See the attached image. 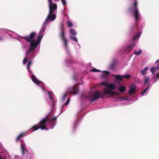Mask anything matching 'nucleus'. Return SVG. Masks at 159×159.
Here are the masks:
<instances>
[{
	"label": "nucleus",
	"mask_w": 159,
	"mask_h": 159,
	"mask_svg": "<svg viewBox=\"0 0 159 159\" xmlns=\"http://www.w3.org/2000/svg\"><path fill=\"white\" fill-rule=\"evenodd\" d=\"M42 32L41 30L39 33V36H38V38L36 40H34L36 34L34 32H32L30 35L23 37L22 38L28 42H30V45L32 47L36 48L39 44L41 40V39L43 36L41 35Z\"/></svg>",
	"instance_id": "nucleus-1"
},
{
	"label": "nucleus",
	"mask_w": 159,
	"mask_h": 159,
	"mask_svg": "<svg viewBox=\"0 0 159 159\" xmlns=\"http://www.w3.org/2000/svg\"><path fill=\"white\" fill-rule=\"evenodd\" d=\"M115 94V92H113L110 89H106L105 91L102 92L100 91H96L90 93L89 94L88 98H89L91 101L93 102L104 95H110L111 96H112Z\"/></svg>",
	"instance_id": "nucleus-2"
},
{
	"label": "nucleus",
	"mask_w": 159,
	"mask_h": 159,
	"mask_svg": "<svg viewBox=\"0 0 159 159\" xmlns=\"http://www.w3.org/2000/svg\"><path fill=\"white\" fill-rule=\"evenodd\" d=\"M59 36L61 40L64 42L65 48L67 49V44L69 42V40L66 38V37L63 23H61V24Z\"/></svg>",
	"instance_id": "nucleus-3"
},
{
	"label": "nucleus",
	"mask_w": 159,
	"mask_h": 159,
	"mask_svg": "<svg viewBox=\"0 0 159 159\" xmlns=\"http://www.w3.org/2000/svg\"><path fill=\"white\" fill-rule=\"evenodd\" d=\"M138 2L137 0H134L131 7L129 8L130 11H133L135 17V20L137 21L139 18V11L137 8Z\"/></svg>",
	"instance_id": "nucleus-4"
},
{
	"label": "nucleus",
	"mask_w": 159,
	"mask_h": 159,
	"mask_svg": "<svg viewBox=\"0 0 159 159\" xmlns=\"http://www.w3.org/2000/svg\"><path fill=\"white\" fill-rule=\"evenodd\" d=\"M50 113H49L39 123L38 125L39 126L40 128L42 130L44 129L45 128V126L46 125L45 123L48 121V119L51 117V116L50 115Z\"/></svg>",
	"instance_id": "nucleus-5"
},
{
	"label": "nucleus",
	"mask_w": 159,
	"mask_h": 159,
	"mask_svg": "<svg viewBox=\"0 0 159 159\" xmlns=\"http://www.w3.org/2000/svg\"><path fill=\"white\" fill-rule=\"evenodd\" d=\"M49 2V12L55 13L57 9V5L54 2H52V0H48Z\"/></svg>",
	"instance_id": "nucleus-6"
},
{
	"label": "nucleus",
	"mask_w": 159,
	"mask_h": 159,
	"mask_svg": "<svg viewBox=\"0 0 159 159\" xmlns=\"http://www.w3.org/2000/svg\"><path fill=\"white\" fill-rule=\"evenodd\" d=\"M56 17L55 13L49 12L48 17L45 20V23H47L49 21H54L56 19Z\"/></svg>",
	"instance_id": "nucleus-7"
},
{
	"label": "nucleus",
	"mask_w": 159,
	"mask_h": 159,
	"mask_svg": "<svg viewBox=\"0 0 159 159\" xmlns=\"http://www.w3.org/2000/svg\"><path fill=\"white\" fill-rule=\"evenodd\" d=\"M57 117L54 116L50 120L48 119V123H50L52 122L50 125L49 128L50 129H53L54 127L56 125L57 123L56 119Z\"/></svg>",
	"instance_id": "nucleus-8"
},
{
	"label": "nucleus",
	"mask_w": 159,
	"mask_h": 159,
	"mask_svg": "<svg viewBox=\"0 0 159 159\" xmlns=\"http://www.w3.org/2000/svg\"><path fill=\"white\" fill-rule=\"evenodd\" d=\"M135 44H131L128 46L125 49V51L127 53H128L131 51L134 47Z\"/></svg>",
	"instance_id": "nucleus-9"
},
{
	"label": "nucleus",
	"mask_w": 159,
	"mask_h": 159,
	"mask_svg": "<svg viewBox=\"0 0 159 159\" xmlns=\"http://www.w3.org/2000/svg\"><path fill=\"white\" fill-rule=\"evenodd\" d=\"M31 79L37 85H39L41 83V81H39L36 76L34 75L31 76Z\"/></svg>",
	"instance_id": "nucleus-10"
},
{
	"label": "nucleus",
	"mask_w": 159,
	"mask_h": 159,
	"mask_svg": "<svg viewBox=\"0 0 159 159\" xmlns=\"http://www.w3.org/2000/svg\"><path fill=\"white\" fill-rule=\"evenodd\" d=\"M79 87L78 86L76 85L75 86L73 89V91H71L70 93L73 94L74 95H75L77 94L79 91Z\"/></svg>",
	"instance_id": "nucleus-11"
},
{
	"label": "nucleus",
	"mask_w": 159,
	"mask_h": 159,
	"mask_svg": "<svg viewBox=\"0 0 159 159\" xmlns=\"http://www.w3.org/2000/svg\"><path fill=\"white\" fill-rule=\"evenodd\" d=\"M135 89L136 88L134 86L131 87L129 92V94L131 95L133 94L135 92Z\"/></svg>",
	"instance_id": "nucleus-12"
},
{
	"label": "nucleus",
	"mask_w": 159,
	"mask_h": 159,
	"mask_svg": "<svg viewBox=\"0 0 159 159\" xmlns=\"http://www.w3.org/2000/svg\"><path fill=\"white\" fill-rule=\"evenodd\" d=\"M40 128L39 126L38 125V124H37L32 127L30 129V130H32V131H34L38 130Z\"/></svg>",
	"instance_id": "nucleus-13"
},
{
	"label": "nucleus",
	"mask_w": 159,
	"mask_h": 159,
	"mask_svg": "<svg viewBox=\"0 0 159 159\" xmlns=\"http://www.w3.org/2000/svg\"><path fill=\"white\" fill-rule=\"evenodd\" d=\"M107 88L111 90L115 89L116 88L115 85L112 84H108Z\"/></svg>",
	"instance_id": "nucleus-14"
},
{
	"label": "nucleus",
	"mask_w": 159,
	"mask_h": 159,
	"mask_svg": "<svg viewBox=\"0 0 159 159\" xmlns=\"http://www.w3.org/2000/svg\"><path fill=\"white\" fill-rule=\"evenodd\" d=\"M70 33L72 35L76 36L77 34L76 31L73 29L71 28L70 30Z\"/></svg>",
	"instance_id": "nucleus-15"
},
{
	"label": "nucleus",
	"mask_w": 159,
	"mask_h": 159,
	"mask_svg": "<svg viewBox=\"0 0 159 159\" xmlns=\"http://www.w3.org/2000/svg\"><path fill=\"white\" fill-rule=\"evenodd\" d=\"M35 48L31 47L28 50L26 53V57L28 56V55L29 54L30 52L33 51L34 49Z\"/></svg>",
	"instance_id": "nucleus-16"
},
{
	"label": "nucleus",
	"mask_w": 159,
	"mask_h": 159,
	"mask_svg": "<svg viewBox=\"0 0 159 159\" xmlns=\"http://www.w3.org/2000/svg\"><path fill=\"white\" fill-rule=\"evenodd\" d=\"M126 89L125 87L120 86L119 88V90L121 93L124 92L125 91Z\"/></svg>",
	"instance_id": "nucleus-17"
},
{
	"label": "nucleus",
	"mask_w": 159,
	"mask_h": 159,
	"mask_svg": "<svg viewBox=\"0 0 159 159\" xmlns=\"http://www.w3.org/2000/svg\"><path fill=\"white\" fill-rule=\"evenodd\" d=\"M148 67H145L141 71V73L143 75H144L146 71L148 70Z\"/></svg>",
	"instance_id": "nucleus-18"
},
{
	"label": "nucleus",
	"mask_w": 159,
	"mask_h": 159,
	"mask_svg": "<svg viewBox=\"0 0 159 159\" xmlns=\"http://www.w3.org/2000/svg\"><path fill=\"white\" fill-rule=\"evenodd\" d=\"M67 27L68 28H70L73 26L72 23L70 20H68L67 22Z\"/></svg>",
	"instance_id": "nucleus-19"
},
{
	"label": "nucleus",
	"mask_w": 159,
	"mask_h": 159,
	"mask_svg": "<svg viewBox=\"0 0 159 159\" xmlns=\"http://www.w3.org/2000/svg\"><path fill=\"white\" fill-rule=\"evenodd\" d=\"M69 37L70 39L72 40L73 41H75L76 42H78V40L76 37H74L71 35H69Z\"/></svg>",
	"instance_id": "nucleus-20"
},
{
	"label": "nucleus",
	"mask_w": 159,
	"mask_h": 159,
	"mask_svg": "<svg viewBox=\"0 0 159 159\" xmlns=\"http://www.w3.org/2000/svg\"><path fill=\"white\" fill-rule=\"evenodd\" d=\"M150 86V85H149L147 88L144 89L141 93V94L143 95L146 93L148 89Z\"/></svg>",
	"instance_id": "nucleus-21"
},
{
	"label": "nucleus",
	"mask_w": 159,
	"mask_h": 159,
	"mask_svg": "<svg viewBox=\"0 0 159 159\" xmlns=\"http://www.w3.org/2000/svg\"><path fill=\"white\" fill-rule=\"evenodd\" d=\"M149 80V78L148 77H145L144 78V83L146 84L148 83Z\"/></svg>",
	"instance_id": "nucleus-22"
},
{
	"label": "nucleus",
	"mask_w": 159,
	"mask_h": 159,
	"mask_svg": "<svg viewBox=\"0 0 159 159\" xmlns=\"http://www.w3.org/2000/svg\"><path fill=\"white\" fill-rule=\"evenodd\" d=\"M115 77H116L117 80H122V77L121 75H115Z\"/></svg>",
	"instance_id": "nucleus-23"
},
{
	"label": "nucleus",
	"mask_w": 159,
	"mask_h": 159,
	"mask_svg": "<svg viewBox=\"0 0 159 159\" xmlns=\"http://www.w3.org/2000/svg\"><path fill=\"white\" fill-rule=\"evenodd\" d=\"M108 83L106 82H103L101 83V85H103L106 87H107Z\"/></svg>",
	"instance_id": "nucleus-24"
},
{
	"label": "nucleus",
	"mask_w": 159,
	"mask_h": 159,
	"mask_svg": "<svg viewBox=\"0 0 159 159\" xmlns=\"http://www.w3.org/2000/svg\"><path fill=\"white\" fill-rule=\"evenodd\" d=\"M142 52V51L140 49L139 51L138 52H137L136 51H134V54L137 55H139Z\"/></svg>",
	"instance_id": "nucleus-25"
},
{
	"label": "nucleus",
	"mask_w": 159,
	"mask_h": 159,
	"mask_svg": "<svg viewBox=\"0 0 159 159\" xmlns=\"http://www.w3.org/2000/svg\"><path fill=\"white\" fill-rule=\"evenodd\" d=\"M21 151H22V152L23 154V155H25V151H27V150L26 149H25L24 147H23L22 145H21Z\"/></svg>",
	"instance_id": "nucleus-26"
},
{
	"label": "nucleus",
	"mask_w": 159,
	"mask_h": 159,
	"mask_svg": "<svg viewBox=\"0 0 159 159\" xmlns=\"http://www.w3.org/2000/svg\"><path fill=\"white\" fill-rule=\"evenodd\" d=\"M91 72H101V70H99L97 69L96 68H94L92 69L91 70Z\"/></svg>",
	"instance_id": "nucleus-27"
},
{
	"label": "nucleus",
	"mask_w": 159,
	"mask_h": 159,
	"mask_svg": "<svg viewBox=\"0 0 159 159\" xmlns=\"http://www.w3.org/2000/svg\"><path fill=\"white\" fill-rule=\"evenodd\" d=\"M32 61L31 60L29 61L27 64V68L28 69H30V67L31 65Z\"/></svg>",
	"instance_id": "nucleus-28"
},
{
	"label": "nucleus",
	"mask_w": 159,
	"mask_h": 159,
	"mask_svg": "<svg viewBox=\"0 0 159 159\" xmlns=\"http://www.w3.org/2000/svg\"><path fill=\"white\" fill-rule=\"evenodd\" d=\"M155 67H152L151 68L150 71L152 73L153 75L155 72L154 70Z\"/></svg>",
	"instance_id": "nucleus-29"
},
{
	"label": "nucleus",
	"mask_w": 159,
	"mask_h": 159,
	"mask_svg": "<svg viewBox=\"0 0 159 159\" xmlns=\"http://www.w3.org/2000/svg\"><path fill=\"white\" fill-rule=\"evenodd\" d=\"M109 67L111 69H114L115 68V65L114 64H112L110 65Z\"/></svg>",
	"instance_id": "nucleus-30"
},
{
	"label": "nucleus",
	"mask_w": 159,
	"mask_h": 159,
	"mask_svg": "<svg viewBox=\"0 0 159 159\" xmlns=\"http://www.w3.org/2000/svg\"><path fill=\"white\" fill-rule=\"evenodd\" d=\"M110 73L107 71H105L103 72V75H106V76H107Z\"/></svg>",
	"instance_id": "nucleus-31"
},
{
	"label": "nucleus",
	"mask_w": 159,
	"mask_h": 159,
	"mask_svg": "<svg viewBox=\"0 0 159 159\" xmlns=\"http://www.w3.org/2000/svg\"><path fill=\"white\" fill-rule=\"evenodd\" d=\"M27 62V57H25L23 60V64H26Z\"/></svg>",
	"instance_id": "nucleus-32"
},
{
	"label": "nucleus",
	"mask_w": 159,
	"mask_h": 159,
	"mask_svg": "<svg viewBox=\"0 0 159 159\" xmlns=\"http://www.w3.org/2000/svg\"><path fill=\"white\" fill-rule=\"evenodd\" d=\"M139 35V34H138L134 36L133 38V40H135L138 37Z\"/></svg>",
	"instance_id": "nucleus-33"
},
{
	"label": "nucleus",
	"mask_w": 159,
	"mask_h": 159,
	"mask_svg": "<svg viewBox=\"0 0 159 159\" xmlns=\"http://www.w3.org/2000/svg\"><path fill=\"white\" fill-rule=\"evenodd\" d=\"M123 77L126 78H129L130 77V75H124Z\"/></svg>",
	"instance_id": "nucleus-34"
},
{
	"label": "nucleus",
	"mask_w": 159,
	"mask_h": 159,
	"mask_svg": "<svg viewBox=\"0 0 159 159\" xmlns=\"http://www.w3.org/2000/svg\"><path fill=\"white\" fill-rule=\"evenodd\" d=\"M70 98H68L67 101L66 102L65 104L66 105H67L69 103L70 101Z\"/></svg>",
	"instance_id": "nucleus-35"
},
{
	"label": "nucleus",
	"mask_w": 159,
	"mask_h": 159,
	"mask_svg": "<svg viewBox=\"0 0 159 159\" xmlns=\"http://www.w3.org/2000/svg\"><path fill=\"white\" fill-rule=\"evenodd\" d=\"M61 1L64 5H66V4L65 0H61Z\"/></svg>",
	"instance_id": "nucleus-36"
},
{
	"label": "nucleus",
	"mask_w": 159,
	"mask_h": 159,
	"mask_svg": "<svg viewBox=\"0 0 159 159\" xmlns=\"http://www.w3.org/2000/svg\"><path fill=\"white\" fill-rule=\"evenodd\" d=\"M23 133H22L20 134L19 136H18V137L20 138L23 135Z\"/></svg>",
	"instance_id": "nucleus-37"
},
{
	"label": "nucleus",
	"mask_w": 159,
	"mask_h": 159,
	"mask_svg": "<svg viewBox=\"0 0 159 159\" xmlns=\"http://www.w3.org/2000/svg\"><path fill=\"white\" fill-rule=\"evenodd\" d=\"M156 77L157 79H159V72L158 73V74L156 75Z\"/></svg>",
	"instance_id": "nucleus-38"
},
{
	"label": "nucleus",
	"mask_w": 159,
	"mask_h": 159,
	"mask_svg": "<svg viewBox=\"0 0 159 159\" xmlns=\"http://www.w3.org/2000/svg\"><path fill=\"white\" fill-rule=\"evenodd\" d=\"M67 93H65L63 96V98H65L67 96Z\"/></svg>",
	"instance_id": "nucleus-39"
},
{
	"label": "nucleus",
	"mask_w": 159,
	"mask_h": 159,
	"mask_svg": "<svg viewBox=\"0 0 159 159\" xmlns=\"http://www.w3.org/2000/svg\"><path fill=\"white\" fill-rule=\"evenodd\" d=\"M19 139H20V138H19V137H18L16 139V142H18V141H19Z\"/></svg>",
	"instance_id": "nucleus-40"
},
{
	"label": "nucleus",
	"mask_w": 159,
	"mask_h": 159,
	"mask_svg": "<svg viewBox=\"0 0 159 159\" xmlns=\"http://www.w3.org/2000/svg\"><path fill=\"white\" fill-rule=\"evenodd\" d=\"M0 159H4V158L2 157L1 154H0Z\"/></svg>",
	"instance_id": "nucleus-41"
},
{
	"label": "nucleus",
	"mask_w": 159,
	"mask_h": 159,
	"mask_svg": "<svg viewBox=\"0 0 159 159\" xmlns=\"http://www.w3.org/2000/svg\"><path fill=\"white\" fill-rule=\"evenodd\" d=\"M49 98L51 100H52V101L53 100L52 97L50 95L49 96Z\"/></svg>",
	"instance_id": "nucleus-42"
},
{
	"label": "nucleus",
	"mask_w": 159,
	"mask_h": 159,
	"mask_svg": "<svg viewBox=\"0 0 159 159\" xmlns=\"http://www.w3.org/2000/svg\"><path fill=\"white\" fill-rule=\"evenodd\" d=\"M48 128L46 127V126H45V128L44 129H45L46 130H48Z\"/></svg>",
	"instance_id": "nucleus-43"
},
{
	"label": "nucleus",
	"mask_w": 159,
	"mask_h": 159,
	"mask_svg": "<svg viewBox=\"0 0 159 159\" xmlns=\"http://www.w3.org/2000/svg\"><path fill=\"white\" fill-rule=\"evenodd\" d=\"M44 29H43V30L42 32H43L44 31Z\"/></svg>",
	"instance_id": "nucleus-44"
},
{
	"label": "nucleus",
	"mask_w": 159,
	"mask_h": 159,
	"mask_svg": "<svg viewBox=\"0 0 159 159\" xmlns=\"http://www.w3.org/2000/svg\"><path fill=\"white\" fill-rule=\"evenodd\" d=\"M2 40V38L0 37V40Z\"/></svg>",
	"instance_id": "nucleus-45"
},
{
	"label": "nucleus",
	"mask_w": 159,
	"mask_h": 159,
	"mask_svg": "<svg viewBox=\"0 0 159 159\" xmlns=\"http://www.w3.org/2000/svg\"><path fill=\"white\" fill-rule=\"evenodd\" d=\"M54 1H55V2H56V0H53Z\"/></svg>",
	"instance_id": "nucleus-46"
}]
</instances>
